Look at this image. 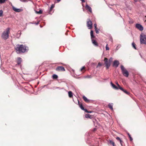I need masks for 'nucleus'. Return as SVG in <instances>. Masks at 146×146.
Segmentation results:
<instances>
[{
    "label": "nucleus",
    "mask_w": 146,
    "mask_h": 146,
    "mask_svg": "<svg viewBox=\"0 0 146 146\" xmlns=\"http://www.w3.org/2000/svg\"><path fill=\"white\" fill-rule=\"evenodd\" d=\"M15 48L17 53H24L28 50V48L23 44H18L15 47Z\"/></svg>",
    "instance_id": "obj_1"
},
{
    "label": "nucleus",
    "mask_w": 146,
    "mask_h": 146,
    "mask_svg": "<svg viewBox=\"0 0 146 146\" xmlns=\"http://www.w3.org/2000/svg\"><path fill=\"white\" fill-rule=\"evenodd\" d=\"M9 30V28H7L3 33L1 36L3 39L5 40L9 38V34L10 33Z\"/></svg>",
    "instance_id": "obj_2"
},
{
    "label": "nucleus",
    "mask_w": 146,
    "mask_h": 146,
    "mask_svg": "<svg viewBox=\"0 0 146 146\" xmlns=\"http://www.w3.org/2000/svg\"><path fill=\"white\" fill-rule=\"evenodd\" d=\"M139 38L140 44L146 45V35L143 33H141Z\"/></svg>",
    "instance_id": "obj_3"
},
{
    "label": "nucleus",
    "mask_w": 146,
    "mask_h": 146,
    "mask_svg": "<svg viewBox=\"0 0 146 146\" xmlns=\"http://www.w3.org/2000/svg\"><path fill=\"white\" fill-rule=\"evenodd\" d=\"M121 70L122 73L123 75L124 76L127 77L129 75V73L127 70L122 65L121 66Z\"/></svg>",
    "instance_id": "obj_4"
},
{
    "label": "nucleus",
    "mask_w": 146,
    "mask_h": 146,
    "mask_svg": "<svg viewBox=\"0 0 146 146\" xmlns=\"http://www.w3.org/2000/svg\"><path fill=\"white\" fill-rule=\"evenodd\" d=\"M105 63V64L106 68L108 69L110 66L111 63L110 61H109L108 59L106 58H105L104 60Z\"/></svg>",
    "instance_id": "obj_5"
},
{
    "label": "nucleus",
    "mask_w": 146,
    "mask_h": 146,
    "mask_svg": "<svg viewBox=\"0 0 146 146\" xmlns=\"http://www.w3.org/2000/svg\"><path fill=\"white\" fill-rule=\"evenodd\" d=\"M92 21L90 19L87 20V26L89 29H91L92 28Z\"/></svg>",
    "instance_id": "obj_6"
},
{
    "label": "nucleus",
    "mask_w": 146,
    "mask_h": 146,
    "mask_svg": "<svg viewBox=\"0 0 146 146\" xmlns=\"http://www.w3.org/2000/svg\"><path fill=\"white\" fill-rule=\"evenodd\" d=\"M57 71L58 72H62L65 71V70L64 68L62 66H58L56 69Z\"/></svg>",
    "instance_id": "obj_7"
},
{
    "label": "nucleus",
    "mask_w": 146,
    "mask_h": 146,
    "mask_svg": "<svg viewBox=\"0 0 146 146\" xmlns=\"http://www.w3.org/2000/svg\"><path fill=\"white\" fill-rule=\"evenodd\" d=\"M135 27L137 29L141 31H142L143 30V26L140 24H137L135 25Z\"/></svg>",
    "instance_id": "obj_8"
},
{
    "label": "nucleus",
    "mask_w": 146,
    "mask_h": 146,
    "mask_svg": "<svg viewBox=\"0 0 146 146\" xmlns=\"http://www.w3.org/2000/svg\"><path fill=\"white\" fill-rule=\"evenodd\" d=\"M119 64V62L118 60H115L113 62V66L116 68H117Z\"/></svg>",
    "instance_id": "obj_9"
},
{
    "label": "nucleus",
    "mask_w": 146,
    "mask_h": 146,
    "mask_svg": "<svg viewBox=\"0 0 146 146\" xmlns=\"http://www.w3.org/2000/svg\"><path fill=\"white\" fill-rule=\"evenodd\" d=\"M13 9L15 11L17 12H20L23 11L22 9H17L14 7H13Z\"/></svg>",
    "instance_id": "obj_10"
},
{
    "label": "nucleus",
    "mask_w": 146,
    "mask_h": 146,
    "mask_svg": "<svg viewBox=\"0 0 146 146\" xmlns=\"http://www.w3.org/2000/svg\"><path fill=\"white\" fill-rule=\"evenodd\" d=\"M22 58L20 57H18L17 58V64L20 65L21 64L22 62Z\"/></svg>",
    "instance_id": "obj_11"
},
{
    "label": "nucleus",
    "mask_w": 146,
    "mask_h": 146,
    "mask_svg": "<svg viewBox=\"0 0 146 146\" xmlns=\"http://www.w3.org/2000/svg\"><path fill=\"white\" fill-rule=\"evenodd\" d=\"M86 103H89L90 102V100H88L87 98L86 97L84 96L82 97Z\"/></svg>",
    "instance_id": "obj_12"
},
{
    "label": "nucleus",
    "mask_w": 146,
    "mask_h": 146,
    "mask_svg": "<svg viewBox=\"0 0 146 146\" xmlns=\"http://www.w3.org/2000/svg\"><path fill=\"white\" fill-rule=\"evenodd\" d=\"M86 10H88L90 13L92 12V9L91 7H90L88 5H86Z\"/></svg>",
    "instance_id": "obj_13"
},
{
    "label": "nucleus",
    "mask_w": 146,
    "mask_h": 146,
    "mask_svg": "<svg viewBox=\"0 0 146 146\" xmlns=\"http://www.w3.org/2000/svg\"><path fill=\"white\" fill-rule=\"evenodd\" d=\"M92 43L96 46H98V42L96 41V40L94 39H92Z\"/></svg>",
    "instance_id": "obj_14"
},
{
    "label": "nucleus",
    "mask_w": 146,
    "mask_h": 146,
    "mask_svg": "<svg viewBox=\"0 0 146 146\" xmlns=\"http://www.w3.org/2000/svg\"><path fill=\"white\" fill-rule=\"evenodd\" d=\"M54 7V4H52L49 11V13L50 14H52L51 11L52 10V9Z\"/></svg>",
    "instance_id": "obj_15"
},
{
    "label": "nucleus",
    "mask_w": 146,
    "mask_h": 146,
    "mask_svg": "<svg viewBox=\"0 0 146 146\" xmlns=\"http://www.w3.org/2000/svg\"><path fill=\"white\" fill-rule=\"evenodd\" d=\"M119 89L123 91V92H124L126 94H127L129 95V93L126 90H125L124 89L122 88L121 87V88H120Z\"/></svg>",
    "instance_id": "obj_16"
},
{
    "label": "nucleus",
    "mask_w": 146,
    "mask_h": 146,
    "mask_svg": "<svg viewBox=\"0 0 146 146\" xmlns=\"http://www.w3.org/2000/svg\"><path fill=\"white\" fill-rule=\"evenodd\" d=\"M85 117L86 118L91 119L92 118L93 116L89 114H86L85 115Z\"/></svg>",
    "instance_id": "obj_17"
},
{
    "label": "nucleus",
    "mask_w": 146,
    "mask_h": 146,
    "mask_svg": "<svg viewBox=\"0 0 146 146\" xmlns=\"http://www.w3.org/2000/svg\"><path fill=\"white\" fill-rule=\"evenodd\" d=\"M111 84L112 87L114 89L116 90L118 89V88L115 85L113 84L112 82H111Z\"/></svg>",
    "instance_id": "obj_18"
},
{
    "label": "nucleus",
    "mask_w": 146,
    "mask_h": 146,
    "mask_svg": "<svg viewBox=\"0 0 146 146\" xmlns=\"http://www.w3.org/2000/svg\"><path fill=\"white\" fill-rule=\"evenodd\" d=\"M108 141L110 144L112 145L113 146H116L114 142L113 141L111 140H109Z\"/></svg>",
    "instance_id": "obj_19"
},
{
    "label": "nucleus",
    "mask_w": 146,
    "mask_h": 146,
    "mask_svg": "<svg viewBox=\"0 0 146 146\" xmlns=\"http://www.w3.org/2000/svg\"><path fill=\"white\" fill-rule=\"evenodd\" d=\"M68 96L70 98H72L73 96V94L71 91H69L68 92Z\"/></svg>",
    "instance_id": "obj_20"
},
{
    "label": "nucleus",
    "mask_w": 146,
    "mask_h": 146,
    "mask_svg": "<svg viewBox=\"0 0 146 146\" xmlns=\"http://www.w3.org/2000/svg\"><path fill=\"white\" fill-rule=\"evenodd\" d=\"M79 105L80 107V108H81V109L82 110L85 111V109L84 108L83 106V105H82V104H79Z\"/></svg>",
    "instance_id": "obj_21"
},
{
    "label": "nucleus",
    "mask_w": 146,
    "mask_h": 146,
    "mask_svg": "<svg viewBox=\"0 0 146 146\" xmlns=\"http://www.w3.org/2000/svg\"><path fill=\"white\" fill-rule=\"evenodd\" d=\"M109 108L111 110H113V105L112 104H109L108 105Z\"/></svg>",
    "instance_id": "obj_22"
},
{
    "label": "nucleus",
    "mask_w": 146,
    "mask_h": 146,
    "mask_svg": "<svg viewBox=\"0 0 146 146\" xmlns=\"http://www.w3.org/2000/svg\"><path fill=\"white\" fill-rule=\"evenodd\" d=\"M58 77V76L55 74H53L52 75V78L53 79H56Z\"/></svg>",
    "instance_id": "obj_23"
},
{
    "label": "nucleus",
    "mask_w": 146,
    "mask_h": 146,
    "mask_svg": "<svg viewBox=\"0 0 146 146\" xmlns=\"http://www.w3.org/2000/svg\"><path fill=\"white\" fill-rule=\"evenodd\" d=\"M7 0H0V4H3L5 3Z\"/></svg>",
    "instance_id": "obj_24"
},
{
    "label": "nucleus",
    "mask_w": 146,
    "mask_h": 146,
    "mask_svg": "<svg viewBox=\"0 0 146 146\" xmlns=\"http://www.w3.org/2000/svg\"><path fill=\"white\" fill-rule=\"evenodd\" d=\"M135 44L134 42H133L132 43V46L135 49H136V48L135 46Z\"/></svg>",
    "instance_id": "obj_25"
},
{
    "label": "nucleus",
    "mask_w": 146,
    "mask_h": 146,
    "mask_svg": "<svg viewBox=\"0 0 146 146\" xmlns=\"http://www.w3.org/2000/svg\"><path fill=\"white\" fill-rule=\"evenodd\" d=\"M36 12L37 14H41L42 13V11L41 10H39L38 11H36Z\"/></svg>",
    "instance_id": "obj_26"
},
{
    "label": "nucleus",
    "mask_w": 146,
    "mask_h": 146,
    "mask_svg": "<svg viewBox=\"0 0 146 146\" xmlns=\"http://www.w3.org/2000/svg\"><path fill=\"white\" fill-rule=\"evenodd\" d=\"M85 112L88 113H91L92 112V111H88L86 109H85Z\"/></svg>",
    "instance_id": "obj_27"
},
{
    "label": "nucleus",
    "mask_w": 146,
    "mask_h": 146,
    "mask_svg": "<svg viewBox=\"0 0 146 146\" xmlns=\"http://www.w3.org/2000/svg\"><path fill=\"white\" fill-rule=\"evenodd\" d=\"M95 30L96 31V33L97 34H98L99 33V29H98L97 28L96 29H95Z\"/></svg>",
    "instance_id": "obj_28"
},
{
    "label": "nucleus",
    "mask_w": 146,
    "mask_h": 146,
    "mask_svg": "<svg viewBox=\"0 0 146 146\" xmlns=\"http://www.w3.org/2000/svg\"><path fill=\"white\" fill-rule=\"evenodd\" d=\"M116 84L118 86V89H119L120 88H121V87L120 86V85H119V84H118L117 82H116Z\"/></svg>",
    "instance_id": "obj_29"
},
{
    "label": "nucleus",
    "mask_w": 146,
    "mask_h": 146,
    "mask_svg": "<svg viewBox=\"0 0 146 146\" xmlns=\"http://www.w3.org/2000/svg\"><path fill=\"white\" fill-rule=\"evenodd\" d=\"M3 13V11L2 10L0 11V17H2Z\"/></svg>",
    "instance_id": "obj_30"
},
{
    "label": "nucleus",
    "mask_w": 146,
    "mask_h": 146,
    "mask_svg": "<svg viewBox=\"0 0 146 146\" xmlns=\"http://www.w3.org/2000/svg\"><path fill=\"white\" fill-rule=\"evenodd\" d=\"M106 50H109L110 49L109 48L108 46V44H107L106 46Z\"/></svg>",
    "instance_id": "obj_31"
},
{
    "label": "nucleus",
    "mask_w": 146,
    "mask_h": 146,
    "mask_svg": "<svg viewBox=\"0 0 146 146\" xmlns=\"http://www.w3.org/2000/svg\"><path fill=\"white\" fill-rule=\"evenodd\" d=\"M102 65V64L100 63V62L99 63H98V66H97V67H98V66H101Z\"/></svg>",
    "instance_id": "obj_32"
},
{
    "label": "nucleus",
    "mask_w": 146,
    "mask_h": 146,
    "mask_svg": "<svg viewBox=\"0 0 146 146\" xmlns=\"http://www.w3.org/2000/svg\"><path fill=\"white\" fill-rule=\"evenodd\" d=\"M129 139H130V141H132L133 140V138L131 137V135H130V136H129Z\"/></svg>",
    "instance_id": "obj_33"
},
{
    "label": "nucleus",
    "mask_w": 146,
    "mask_h": 146,
    "mask_svg": "<svg viewBox=\"0 0 146 146\" xmlns=\"http://www.w3.org/2000/svg\"><path fill=\"white\" fill-rule=\"evenodd\" d=\"M116 139L117 140H119V141H120V140H121L120 139V138L119 137H117L116 138Z\"/></svg>",
    "instance_id": "obj_34"
},
{
    "label": "nucleus",
    "mask_w": 146,
    "mask_h": 146,
    "mask_svg": "<svg viewBox=\"0 0 146 146\" xmlns=\"http://www.w3.org/2000/svg\"><path fill=\"white\" fill-rule=\"evenodd\" d=\"M90 35H93V31L91 30L90 31Z\"/></svg>",
    "instance_id": "obj_35"
},
{
    "label": "nucleus",
    "mask_w": 146,
    "mask_h": 146,
    "mask_svg": "<svg viewBox=\"0 0 146 146\" xmlns=\"http://www.w3.org/2000/svg\"><path fill=\"white\" fill-rule=\"evenodd\" d=\"M91 38H92V39H93V38H94V37H95V36L94 35H92H92H91Z\"/></svg>",
    "instance_id": "obj_36"
},
{
    "label": "nucleus",
    "mask_w": 146,
    "mask_h": 146,
    "mask_svg": "<svg viewBox=\"0 0 146 146\" xmlns=\"http://www.w3.org/2000/svg\"><path fill=\"white\" fill-rule=\"evenodd\" d=\"M85 68V67H83L81 69V71H82L83 70H84Z\"/></svg>",
    "instance_id": "obj_37"
},
{
    "label": "nucleus",
    "mask_w": 146,
    "mask_h": 146,
    "mask_svg": "<svg viewBox=\"0 0 146 146\" xmlns=\"http://www.w3.org/2000/svg\"><path fill=\"white\" fill-rule=\"evenodd\" d=\"M94 26L95 29H96V28H97V25L96 23H95L94 24Z\"/></svg>",
    "instance_id": "obj_38"
},
{
    "label": "nucleus",
    "mask_w": 146,
    "mask_h": 146,
    "mask_svg": "<svg viewBox=\"0 0 146 146\" xmlns=\"http://www.w3.org/2000/svg\"><path fill=\"white\" fill-rule=\"evenodd\" d=\"M112 60V58H111L109 60H108L109 61H110V62L111 63V61Z\"/></svg>",
    "instance_id": "obj_39"
},
{
    "label": "nucleus",
    "mask_w": 146,
    "mask_h": 146,
    "mask_svg": "<svg viewBox=\"0 0 146 146\" xmlns=\"http://www.w3.org/2000/svg\"><path fill=\"white\" fill-rule=\"evenodd\" d=\"M120 143L121 144L122 146H123L122 143H123V141L121 140H120Z\"/></svg>",
    "instance_id": "obj_40"
},
{
    "label": "nucleus",
    "mask_w": 146,
    "mask_h": 146,
    "mask_svg": "<svg viewBox=\"0 0 146 146\" xmlns=\"http://www.w3.org/2000/svg\"><path fill=\"white\" fill-rule=\"evenodd\" d=\"M57 1V2H59L61 0H56Z\"/></svg>",
    "instance_id": "obj_41"
},
{
    "label": "nucleus",
    "mask_w": 146,
    "mask_h": 146,
    "mask_svg": "<svg viewBox=\"0 0 146 146\" xmlns=\"http://www.w3.org/2000/svg\"><path fill=\"white\" fill-rule=\"evenodd\" d=\"M127 134H128V136H130V134H129V133H127Z\"/></svg>",
    "instance_id": "obj_42"
},
{
    "label": "nucleus",
    "mask_w": 146,
    "mask_h": 146,
    "mask_svg": "<svg viewBox=\"0 0 146 146\" xmlns=\"http://www.w3.org/2000/svg\"><path fill=\"white\" fill-rule=\"evenodd\" d=\"M135 2H137V1H138V0H133Z\"/></svg>",
    "instance_id": "obj_43"
},
{
    "label": "nucleus",
    "mask_w": 146,
    "mask_h": 146,
    "mask_svg": "<svg viewBox=\"0 0 146 146\" xmlns=\"http://www.w3.org/2000/svg\"><path fill=\"white\" fill-rule=\"evenodd\" d=\"M145 17H146V16H145ZM145 21H146V20H145Z\"/></svg>",
    "instance_id": "obj_44"
}]
</instances>
